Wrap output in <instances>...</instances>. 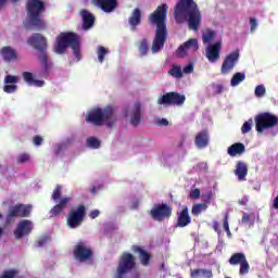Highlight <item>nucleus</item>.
I'll list each match as a JSON object with an SVG mask.
<instances>
[{
  "mask_svg": "<svg viewBox=\"0 0 278 278\" xmlns=\"http://www.w3.org/2000/svg\"><path fill=\"white\" fill-rule=\"evenodd\" d=\"M205 210H207L206 203H198L192 206L191 214L193 216H199L202 212H205Z\"/></svg>",
  "mask_w": 278,
  "mask_h": 278,
  "instance_id": "nucleus-35",
  "label": "nucleus"
},
{
  "mask_svg": "<svg viewBox=\"0 0 278 278\" xmlns=\"http://www.w3.org/2000/svg\"><path fill=\"white\" fill-rule=\"evenodd\" d=\"M33 206L30 204H15L9 208L5 225L14 223V218H27L31 214Z\"/></svg>",
  "mask_w": 278,
  "mask_h": 278,
  "instance_id": "nucleus-8",
  "label": "nucleus"
},
{
  "mask_svg": "<svg viewBox=\"0 0 278 278\" xmlns=\"http://www.w3.org/2000/svg\"><path fill=\"white\" fill-rule=\"evenodd\" d=\"M247 260V256L244 253H235L229 258V264L231 266H238V264H241L243 261Z\"/></svg>",
  "mask_w": 278,
  "mask_h": 278,
  "instance_id": "nucleus-33",
  "label": "nucleus"
},
{
  "mask_svg": "<svg viewBox=\"0 0 278 278\" xmlns=\"http://www.w3.org/2000/svg\"><path fill=\"white\" fill-rule=\"evenodd\" d=\"M194 144L198 149H206V147H210V130H207V128L197 134Z\"/></svg>",
  "mask_w": 278,
  "mask_h": 278,
  "instance_id": "nucleus-20",
  "label": "nucleus"
},
{
  "mask_svg": "<svg viewBox=\"0 0 278 278\" xmlns=\"http://www.w3.org/2000/svg\"><path fill=\"white\" fill-rule=\"evenodd\" d=\"M223 90H225V86H223V85H215L214 86L215 94H220L223 92Z\"/></svg>",
  "mask_w": 278,
  "mask_h": 278,
  "instance_id": "nucleus-55",
  "label": "nucleus"
},
{
  "mask_svg": "<svg viewBox=\"0 0 278 278\" xmlns=\"http://www.w3.org/2000/svg\"><path fill=\"white\" fill-rule=\"evenodd\" d=\"M138 51H139L140 58H146V55H149V39L142 38L138 42Z\"/></svg>",
  "mask_w": 278,
  "mask_h": 278,
  "instance_id": "nucleus-30",
  "label": "nucleus"
},
{
  "mask_svg": "<svg viewBox=\"0 0 278 278\" xmlns=\"http://www.w3.org/2000/svg\"><path fill=\"white\" fill-rule=\"evenodd\" d=\"M92 3L98 5V8H101L102 12H105L106 14L114 12L116 8H118V0H92Z\"/></svg>",
  "mask_w": 278,
  "mask_h": 278,
  "instance_id": "nucleus-19",
  "label": "nucleus"
},
{
  "mask_svg": "<svg viewBox=\"0 0 278 278\" xmlns=\"http://www.w3.org/2000/svg\"><path fill=\"white\" fill-rule=\"evenodd\" d=\"M50 242H51V236L49 235H43L38 240V244H49Z\"/></svg>",
  "mask_w": 278,
  "mask_h": 278,
  "instance_id": "nucleus-48",
  "label": "nucleus"
},
{
  "mask_svg": "<svg viewBox=\"0 0 278 278\" xmlns=\"http://www.w3.org/2000/svg\"><path fill=\"white\" fill-rule=\"evenodd\" d=\"M5 3H8V0H1V7L3 8V5H5Z\"/></svg>",
  "mask_w": 278,
  "mask_h": 278,
  "instance_id": "nucleus-62",
  "label": "nucleus"
},
{
  "mask_svg": "<svg viewBox=\"0 0 278 278\" xmlns=\"http://www.w3.org/2000/svg\"><path fill=\"white\" fill-rule=\"evenodd\" d=\"M250 266H249V262L247 261V258L240 264V270L239 274L240 275H247V273H249L250 270Z\"/></svg>",
  "mask_w": 278,
  "mask_h": 278,
  "instance_id": "nucleus-44",
  "label": "nucleus"
},
{
  "mask_svg": "<svg viewBox=\"0 0 278 278\" xmlns=\"http://www.w3.org/2000/svg\"><path fill=\"white\" fill-rule=\"evenodd\" d=\"M67 47L72 48L75 58L79 62V60H81V36L73 31H63L59 34L53 45L54 53L62 55L66 53Z\"/></svg>",
  "mask_w": 278,
  "mask_h": 278,
  "instance_id": "nucleus-3",
  "label": "nucleus"
},
{
  "mask_svg": "<svg viewBox=\"0 0 278 278\" xmlns=\"http://www.w3.org/2000/svg\"><path fill=\"white\" fill-rule=\"evenodd\" d=\"M86 219V205L79 204L76 208L70 211L67 215V226L70 229H77Z\"/></svg>",
  "mask_w": 278,
  "mask_h": 278,
  "instance_id": "nucleus-9",
  "label": "nucleus"
},
{
  "mask_svg": "<svg viewBox=\"0 0 278 278\" xmlns=\"http://www.w3.org/2000/svg\"><path fill=\"white\" fill-rule=\"evenodd\" d=\"M97 53H98V61L100 62V64H103V62L105 61V55L110 53V50L103 46H99L97 49Z\"/></svg>",
  "mask_w": 278,
  "mask_h": 278,
  "instance_id": "nucleus-36",
  "label": "nucleus"
},
{
  "mask_svg": "<svg viewBox=\"0 0 278 278\" xmlns=\"http://www.w3.org/2000/svg\"><path fill=\"white\" fill-rule=\"evenodd\" d=\"M241 223L242 225H250V227H253V225H255V219H252L249 213L243 212Z\"/></svg>",
  "mask_w": 278,
  "mask_h": 278,
  "instance_id": "nucleus-40",
  "label": "nucleus"
},
{
  "mask_svg": "<svg viewBox=\"0 0 278 278\" xmlns=\"http://www.w3.org/2000/svg\"><path fill=\"white\" fill-rule=\"evenodd\" d=\"M134 252L138 253L140 264L142 266H149L151 264V253H149L148 251H146L144 249H142L138 245L134 247Z\"/></svg>",
  "mask_w": 278,
  "mask_h": 278,
  "instance_id": "nucleus-26",
  "label": "nucleus"
},
{
  "mask_svg": "<svg viewBox=\"0 0 278 278\" xmlns=\"http://www.w3.org/2000/svg\"><path fill=\"white\" fill-rule=\"evenodd\" d=\"M112 118H114V106L108 105L102 110V121L103 123H108Z\"/></svg>",
  "mask_w": 278,
  "mask_h": 278,
  "instance_id": "nucleus-32",
  "label": "nucleus"
},
{
  "mask_svg": "<svg viewBox=\"0 0 278 278\" xmlns=\"http://www.w3.org/2000/svg\"><path fill=\"white\" fill-rule=\"evenodd\" d=\"M42 142H45V139L40 135H36L33 138V143L35 144V147H40V144H42Z\"/></svg>",
  "mask_w": 278,
  "mask_h": 278,
  "instance_id": "nucleus-51",
  "label": "nucleus"
},
{
  "mask_svg": "<svg viewBox=\"0 0 278 278\" xmlns=\"http://www.w3.org/2000/svg\"><path fill=\"white\" fill-rule=\"evenodd\" d=\"M168 74L172 77H175L176 79H181V77H184V72L181 70V66L177 64L172 65V68L169 70Z\"/></svg>",
  "mask_w": 278,
  "mask_h": 278,
  "instance_id": "nucleus-34",
  "label": "nucleus"
},
{
  "mask_svg": "<svg viewBox=\"0 0 278 278\" xmlns=\"http://www.w3.org/2000/svg\"><path fill=\"white\" fill-rule=\"evenodd\" d=\"M161 268H164V263L161 264Z\"/></svg>",
  "mask_w": 278,
  "mask_h": 278,
  "instance_id": "nucleus-64",
  "label": "nucleus"
},
{
  "mask_svg": "<svg viewBox=\"0 0 278 278\" xmlns=\"http://www.w3.org/2000/svg\"><path fill=\"white\" fill-rule=\"evenodd\" d=\"M213 229L214 231H220V224H218V222H213Z\"/></svg>",
  "mask_w": 278,
  "mask_h": 278,
  "instance_id": "nucleus-59",
  "label": "nucleus"
},
{
  "mask_svg": "<svg viewBox=\"0 0 278 278\" xmlns=\"http://www.w3.org/2000/svg\"><path fill=\"white\" fill-rule=\"evenodd\" d=\"M235 175L239 181H247V175H249V166L247 163L239 161L236 164Z\"/></svg>",
  "mask_w": 278,
  "mask_h": 278,
  "instance_id": "nucleus-25",
  "label": "nucleus"
},
{
  "mask_svg": "<svg viewBox=\"0 0 278 278\" xmlns=\"http://www.w3.org/2000/svg\"><path fill=\"white\" fill-rule=\"evenodd\" d=\"M62 153V147H59L54 150V155H60Z\"/></svg>",
  "mask_w": 278,
  "mask_h": 278,
  "instance_id": "nucleus-61",
  "label": "nucleus"
},
{
  "mask_svg": "<svg viewBox=\"0 0 278 278\" xmlns=\"http://www.w3.org/2000/svg\"><path fill=\"white\" fill-rule=\"evenodd\" d=\"M244 79H247V75L242 72H237L233 74L230 80V85L232 86V88H236V86H240V84H242Z\"/></svg>",
  "mask_w": 278,
  "mask_h": 278,
  "instance_id": "nucleus-31",
  "label": "nucleus"
},
{
  "mask_svg": "<svg viewBox=\"0 0 278 278\" xmlns=\"http://www.w3.org/2000/svg\"><path fill=\"white\" fill-rule=\"evenodd\" d=\"M150 214L153 220H157L159 223H162V220H166V218H169L170 216H173V206L165 203L156 204L150 211Z\"/></svg>",
  "mask_w": 278,
  "mask_h": 278,
  "instance_id": "nucleus-11",
  "label": "nucleus"
},
{
  "mask_svg": "<svg viewBox=\"0 0 278 278\" xmlns=\"http://www.w3.org/2000/svg\"><path fill=\"white\" fill-rule=\"evenodd\" d=\"M74 257L78 260V262H86L92 257V251L86 249L84 245H76L74 249Z\"/></svg>",
  "mask_w": 278,
  "mask_h": 278,
  "instance_id": "nucleus-23",
  "label": "nucleus"
},
{
  "mask_svg": "<svg viewBox=\"0 0 278 278\" xmlns=\"http://www.w3.org/2000/svg\"><path fill=\"white\" fill-rule=\"evenodd\" d=\"M33 86H37V88H42L45 86L43 80L34 79Z\"/></svg>",
  "mask_w": 278,
  "mask_h": 278,
  "instance_id": "nucleus-58",
  "label": "nucleus"
},
{
  "mask_svg": "<svg viewBox=\"0 0 278 278\" xmlns=\"http://www.w3.org/2000/svg\"><path fill=\"white\" fill-rule=\"evenodd\" d=\"M192 223V217H190V211L188 206H182L181 211L177 212L176 227H188Z\"/></svg>",
  "mask_w": 278,
  "mask_h": 278,
  "instance_id": "nucleus-16",
  "label": "nucleus"
},
{
  "mask_svg": "<svg viewBox=\"0 0 278 278\" xmlns=\"http://www.w3.org/2000/svg\"><path fill=\"white\" fill-rule=\"evenodd\" d=\"M128 23L131 31H136V29H138V25L142 23V11H140L138 8L135 9L128 18Z\"/></svg>",
  "mask_w": 278,
  "mask_h": 278,
  "instance_id": "nucleus-24",
  "label": "nucleus"
},
{
  "mask_svg": "<svg viewBox=\"0 0 278 278\" xmlns=\"http://www.w3.org/2000/svg\"><path fill=\"white\" fill-rule=\"evenodd\" d=\"M174 18L178 25L186 21L192 31H199L203 23V14L194 0H178L174 7Z\"/></svg>",
  "mask_w": 278,
  "mask_h": 278,
  "instance_id": "nucleus-1",
  "label": "nucleus"
},
{
  "mask_svg": "<svg viewBox=\"0 0 278 278\" xmlns=\"http://www.w3.org/2000/svg\"><path fill=\"white\" fill-rule=\"evenodd\" d=\"M71 203V198H62L58 205L62 207L63 210H66V206Z\"/></svg>",
  "mask_w": 278,
  "mask_h": 278,
  "instance_id": "nucleus-49",
  "label": "nucleus"
},
{
  "mask_svg": "<svg viewBox=\"0 0 278 278\" xmlns=\"http://www.w3.org/2000/svg\"><path fill=\"white\" fill-rule=\"evenodd\" d=\"M201 197V189H193L190 191L191 199H199Z\"/></svg>",
  "mask_w": 278,
  "mask_h": 278,
  "instance_id": "nucleus-54",
  "label": "nucleus"
},
{
  "mask_svg": "<svg viewBox=\"0 0 278 278\" xmlns=\"http://www.w3.org/2000/svg\"><path fill=\"white\" fill-rule=\"evenodd\" d=\"M139 123H142V104L135 102L131 109L130 124L134 125V127H138Z\"/></svg>",
  "mask_w": 278,
  "mask_h": 278,
  "instance_id": "nucleus-22",
  "label": "nucleus"
},
{
  "mask_svg": "<svg viewBox=\"0 0 278 278\" xmlns=\"http://www.w3.org/2000/svg\"><path fill=\"white\" fill-rule=\"evenodd\" d=\"M224 231L231 233V231L229 230V213H226L224 217Z\"/></svg>",
  "mask_w": 278,
  "mask_h": 278,
  "instance_id": "nucleus-52",
  "label": "nucleus"
},
{
  "mask_svg": "<svg viewBox=\"0 0 278 278\" xmlns=\"http://www.w3.org/2000/svg\"><path fill=\"white\" fill-rule=\"evenodd\" d=\"M252 127H253V119L250 118L249 121L243 123V125L241 127V132L242 134H249V131H251Z\"/></svg>",
  "mask_w": 278,
  "mask_h": 278,
  "instance_id": "nucleus-43",
  "label": "nucleus"
},
{
  "mask_svg": "<svg viewBox=\"0 0 278 278\" xmlns=\"http://www.w3.org/2000/svg\"><path fill=\"white\" fill-rule=\"evenodd\" d=\"M17 1H18V0H11V2H13V3H17Z\"/></svg>",
  "mask_w": 278,
  "mask_h": 278,
  "instance_id": "nucleus-63",
  "label": "nucleus"
},
{
  "mask_svg": "<svg viewBox=\"0 0 278 278\" xmlns=\"http://www.w3.org/2000/svg\"><path fill=\"white\" fill-rule=\"evenodd\" d=\"M182 73H185V75H190V73H194V65L192 63H189L182 68Z\"/></svg>",
  "mask_w": 278,
  "mask_h": 278,
  "instance_id": "nucleus-50",
  "label": "nucleus"
},
{
  "mask_svg": "<svg viewBox=\"0 0 278 278\" xmlns=\"http://www.w3.org/2000/svg\"><path fill=\"white\" fill-rule=\"evenodd\" d=\"M166 14H168V4L163 3L149 16L150 23L156 25V31L151 48L152 53H160V51L164 49L166 38H168Z\"/></svg>",
  "mask_w": 278,
  "mask_h": 278,
  "instance_id": "nucleus-2",
  "label": "nucleus"
},
{
  "mask_svg": "<svg viewBox=\"0 0 278 278\" xmlns=\"http://www.w3.org/2000/svg\"><path fill=\"white\" fill-rule=\"evenodd\" d=\"M216 37V33L212 29H207L203 36H202V40L204 43L211 42L214 40V38Z\"/></svg>",
  "mask_w": 278,
  "mask_h": 278,
  "instance_id": "nucleus-39",
  "label": "nucleus"
},
{
  "mask_svg": "<svg viewBox=\"0 0 278 278\" xmlns=\"http://www.w3.org/2000/svg\"><path fill=\"white\" fill-rule=\"evenodd\" d=\"M22 77L24 79V81H26V84H28V86H34V74L31 72H24L22 74Z\"/></svg>",
  "mask_w": 278,
  "mask_h": 278,
  "instance_id": "nucleus-41",
  "label": "nucleus"
},
{
  "mask_svg": "<svg viewBox=\"0 0 278 278\" xmlns=\"http://www.w3.org/2000/svg\"><path fill=\"white\" fill-rule=\"evenodd\" d=\"M212 269H191V278H212Z\"/></svg>",
  "mask_w": 278,
  "mask_h": 278,
  "instance_id": "nucleus-29",
  "label": "nucleus"
},
{
  "mask_svg": "<svg viewBox=\"0 0 278 278\" xmlns=\"http://www.w3.org/2000/svg\"><path fill=\"white\" fill-rule=\"evenodd\" d=\"M33 229H34V224H31V220L22 219L17 224L16 229L14 230V236L17 240H21V238H25V236H29Z\"/></svg>",
  "mask_w": 278,
  "mask_h": 278,
  "instance_id": "nucleus-13",
  "label": "nucleus"
},
{
  "mask_svg": "<svg viewBox=\"0 0 278 278\" xmlns=\"http://www.w3.org/2000/svg\"><path fill=\"white\" fill-rule=\"evenodd\" d=\"M222 48H223V45L219 41H217L213 45H210L206 48V58H207L208 62L214 64V62H218V60H220V49Z\"/></svg>",
  "mask_w": 278,
  "mask_h": 278,
  "instance_id": "nucleus-15",
  "label": "nucleus"
},
{
  "mask_svg": "<svg viewBox=\"0 0 278 278\" xmlns=\"http://www.w3.org/2000/svg\"><path fill=\"white\" fill-rule=\"evenodd\" d=\"M1 55L4 60V62H16L18 60V54L16 53V50L12 47H3L1 49Z\"/></svg>",
  "mask_w": 278,
  "mask_h": 278,
  "instance_id": "nucleus-27",
  "label": "nucleus"
},
{
  "mask_svg": "<svg viewBox=\"0 0 278 278\" xmlns=\"http://www.w3.org/2000/svg\"><path fill=\"white\" fill-rule=\"evenodd\" d=\"M135 268L136 258L134 257V254L125 252L121 256L116 274L113 278H125V275H127V273H130V270H134Z\"/></svg>",
  "mask_w": 278,
  "mask_h": 278,
  "instance_id": "nucleus-7",
  "label": "nucleus"
},
{
  "mask_svg": "<svg viewBox=\"0 0 278 278\" xmlns=\"http://www.w3.org/2000/svg\"><path fill=\"white\" fill-rule=\"evenodd\" d=\"M87 147H89V149H99L101 147V141H99L97 137H89L87 138Z\"/></svg>",
  "mask_w": 278,
  "mask_h": 278,
  "instance_id": "nucleus-38",
  "label": "nucleus"
},
{
  "mask_svg": "<svg viewBox=\"0 0 278 278\" xmlns=\"http://www.w3.org/2000/svg\"><path fill=\"white\" fill-rule=\"evenodd\" d=\"M87 123L101 127L103 125V109H93L85 116Z\"/></svg>",
  "mask_w": 278,
  "mask_h": 278,
  "instance_id": "nucleus-14",
  "label": "nucleus"
},
{
  "mask_svg": "<svg viewBox=\"0 0 278 278\" xmlns=\"http://www.w3.org/2000/svg\"><path fill=\"white\" fill-rule=\"evenodd\" d=\"M247 151V147H244V143L237 142L228 147L227 153L230 155V157H236V155H242Z\"/></svg>",
  "mask_w": 278,
  "mask_h": 278,
  "instance_id": "nucleus-28",
  "label": "nucleus"
},
{
  "mask_svg": "<svg viewBox=\"0 0 278 278\" xmlns=\"http://www.w3.org/2000/svg\"><path fill=\"white\" fill-rule=\"evenodd\" d=\"M254 121L257 134H264L266 129H275L278 125L277 115L269 112L260 113L254 117Z\"/></svg>",
  "mask_w": 278,
  "mask_h": 278,
  "instance_id": "nucleus-6",
  "label": "nucleus"
},
{
  "mask_svg": "<svg viewBox=\"0 0 278 278\" xmlns=\"http://www.w3.org/2000/svg\"><path fill=\"white\" fill-rule=\"evenodd\" d=\"M239 205H248L249 204V195H245L243 198H241L239 201H238Z\"/></svg>",
  "mask_w": 278,
  "mask_h": 278,
  "instance_id": "nucleus-57",
  "label": "nucleus"
},
{
  "mask_svg": "<svg viewBox=\"0 0 278 278\" xmlns=\"http://www.w3.org/2000/svg\"><path fill=\"white\" fill-rule=\"evenodd\" d=\"M18 273V269H7L2 273L1 278H24Z\"/></svg>",
  "mask_w": 278,
  "mask_h": 278,
  "instance_id": "nucleus-37",
  "label": "nucleus"
},
{
  "mask_svg": "<svg viewBox=\"0 0 278 278\" xmlns=\"http://www.w3.org/2000/svg\"><path fill=\"white\" fill-rule=\"evenodd\" d=\"M25 162H29V154L23 153L17 156L18 164H25Z\"/></svg>",
  "mask_w": 278,
  "mask_h": 278,
  "instance_id": "nucleus-47",
  "label": "nucleus"
},
{
  "mask_svg": "<svg viewBox=\"0 0 278 278\" xmlns=\"http://www.w3.org/2000/svg\"><path fill=\"white\" fill-rule=\"evenodd\" d=\"M27 43L38 51V58L41 62L43 73H49L53 63L50 62L49 54H47V38L41 34H34L27 39Z\"/></svg>",
  "mask_w": 278,
  "mask_h": 278,
  "instance_id": "nucleus-5",
  "label": "nucleus"
},
{
  "mask_svg": "<svg viewBox=\"0 0 278 278\" xmlns=\"http://www.w3.org/2000/svg\"><path fill=\"white\" fill-rule=\"evenodd\" d=\"M186 103V97L177 91H169L157 99L159 105H174L181 108Z\"/></svg>",
  "mask_w": 278,
  "mask_h": 278,
  "instance_id": "nucleus-10",
  "label": "nucleus"
},
{
  "mask_svg": "<svg viewBox=\"0 0 278 278\" xmlns=\"http://www.w3.org/2000/svg\"><path fill=\"white\" fill-rule=\"evenodd\" d=\"M159 124L162 125V126H164V127H166V126H168V119L162 118V119L159 122Z\"/></svg>",
  "mask_w": 278,
  "mask_h": 278,
  "instance_id": "nucleus-60",
  "label": "nucleus"
},
{
  "mask_svg": "<svg viewBox=\"0 0 278 278\" xmlns=\"http://www.w3.org/2000/svg\"><path fill=\"white\" fill-rule=\"evenodd\" d=\"M62 212H64V208L62 206H60L59 204H56L51 208L50 215L51 216H60V214H62Z\"/></svg>",
  "mask_w": 278,
  "mask_h": 278,
  "instance_id": "nucleus-46",
  "label": "nucleus"
},
{
  "mask_svg": "<svg viewBox=\"0 0 278 278\" xmlns=\"http://www.w3.org/2000/svg\"><path fill=\"white\" fill-rule=\"evenodd\" d=\"M250 31H255L257 29V20L255 17L250 18Z\"/></svg>",
  "mask_w": 278,
  "mask_h": 278,
  "instance_id": "nucleus-53",
  "label": "nucleus"
},
{
  "mask_svg": "<svg viewBox=\"0 0 278 278\" xmlns=\"http://www.w3.org/2000/svg\"><path fill=\"white\" fill-rule=\"evenodd\" d=\"M45 1L42 0H28L26 3V14L28 23L36 27V29H47V23L42 18V12H45Z\"/></svg>",
  "mask_w": 278,
  "mask_h": 278,
  "instance_id": "nucleus-4",
  "label": "nucleus"
},
{
  "mask_svg": "<svg viewBox=\"0 0 278 278\" xmlns=\"http://www.w3.org/2000/svg\"><path fill=\"white\" fill-rule=\"evenodd\" d=\"M60 197H62V186L56 185L55 189L52 192V200L59 201Z\"/></svg>",
  "mask_w": 278,
  "mask_h": 278,
  "instance_id": "nucleus-45",
  "label": "nucleus"
},
{
  "mask_svg": "<svg viewBox=\"0 0 278 278\" xmlns=\"http://www.w3.org/2000/svg\"><path fill=\"white\" fill-rule=\"evenodd\" d=\"M99 214H101V212L99 210H93L89 213V218H98Z\"/></svg>",
  "mask_w": 278,
  "mask_h": 278,
  "instance_id": "nucleus-56",
  "label": "nucleus"
},
{
  "mask_svg": "<svg viewBox=\"0 0 278 278\" xmlns=\"http://www.w3.org/2000/svg\"><path fill=\"white\" fill-rule=\"evenodd\" d=\"M238 60H240V51L238 50L226 55L220 68L222 75H229L238 64Z\"/></svg>",
  "mask_w": 278,
  "mask_h": 278,
  "instance_id": "nucleus-12",
  "label": "nucleus"
},
{
  "mask_svg": "<svg viewBox=\"0 0 278 278\" xmlns=\"http://www.w3.org/2000/svg\"><path fill=\"white\" fill-rule=\"evenodd\" d=\"M80 16L83 18V29L85 31H88V29H92V27H94V21H97V18L94 17V14L84 9L80 11Z\"/></svg>",
  "mask_w": 278,
  "mask_h": 278,
  "instance_id": "nucleus-21",
  "label": "nucleus"
},
{
  "mask_svg": "<svg viewBox=\"0 0 278 278\" xmlns=\"http://www.w3.org/2000/svg\"><path fill=\"white\" fill-rule=\"evenodd\" d=\"M190 48H193V51H199V41L197 39H189L176 50V55L178 58H186Z\"/></svg>",
  "mask_w": 278,
  "mask_h": 278,
  "instance_id": "nucleus-18",
  "label": "nucleus"
},
{
  "mask_svg": "<svg viewBox=\"0 0 278 278\" xmlns=\"http://www.w3.org/2000/svg\"><path fill=\"white\" fill-rule=\"evenodd\" d=\"M18 76L14 75H7L4 77V86L3 91L7 92V94H12L18 90Z\"/></svg>",
  "mask_w": 278,
  "mask_h": 278,
  "instance_id": "nucleus-17",
  "label": "nucleus"
},
{
  "mask_svg": "<svg viewBox=\"0 0 278 278\" xmlns=\"http://www.w3.org/2000/svg\"><path fill=\"white\" fill-rule=\"evenodd\" d=\"M255 97H257L258 99H262V97H264L266 94V87H264V85H258L255 87V91H254Z\"/></svg>",
  "mask_w": 278,
  "mask_h": 278,
  "instance_id": "nucleus-42",
  "label": "nucleus"
}]
</instances>
